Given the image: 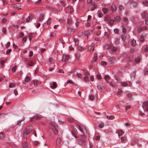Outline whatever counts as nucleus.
<instances>
[{
    "label": "nucleus",
    "mask_w": 148,
    "mask_h": 148,
    "mask_svg": "<svg viewBox=\"0 0 148 148\" xmlns=\"http://www.w3.org/2000/svg\"><path fill=\"white\" fill-rule=\"evenodd\" d=\"M51 129L54 134L56 135L58 134L59 129L58 126L55 123L51 124Z\"/></svg>",
    "instance_id": "f257e3e1"
},
{
    "label": "nucleus",
    "mask_w": 148,
    "mask_h": 148,
    "mask_svg": "<svg viewBox=\"0 0 148 148\" xmlns=\"http://www.w3.org/2000/svg\"><path fill=\"white\" fill-rule=\"evenodd\" d=\"M33 130L32 129L26 128L24 131L23 137L24 138H27V137L28 134Z\"/></svg>",
    "instance_id": "f03ea898"
},
{
    "label": "nucleus",
    "mask_w": 148,
    "mask_h": 148,
    "mask_svg": "<svg viewBox=\"0 0 148 148\" xmlns=\"http://www.w3.org/2000/svg\"><path fill=\"white\" fill-rule=\"evenodd\" d=\"M142 107L144 109H146V110L148 112V101H145L143 103Z\"/></svg>",
    "instance_id": "7ed1b4c3"
},
{
    "label": "nucleus",
    "mask_w": 148,
    "mask_h": 148,
    "mask_svg": "<svg viewBox=\"0 0 148 148\" xmlns=\"http://www.w3.org/2000/svg\"><path fill=\"white\" fill-rule=\"evenodd\" d=\"M69 59V56L67 54H64L62 61L63 62H66Z\"/></svg>",
    "instance_id": "20e7f679"
},
{
    "label": "nucleus",
    "mask_w": 148,
    "mask_h": 148,
    "mask_svg": "<svg viewBox=\"0 0 148 148\" xmlns=\"http://www.w3.org/2000/svg\"><path fill=\"white\" fill-rule=\"evenodd\" d=\"M77 127L79 129V130L82 132L83 134H84V131L86 133V127L85 126H82V127H81L79 126H78Z\"/></svg>",
    "instance_id": "39448f33"
},
{
    "label": "nucleus",
    "mask_w": 148,
    "mask_h": 148,
    "mask_svg": "<svg viewBox=\"0 0 148 148\" xmlns=\"http://www.w3.org/2000/svg\"><path fill=\"white\" fill-rule=\"evenodd\" d=\"M77 143L81 145H85L86 144V141L84 140L79 139L78 140Z\"/></svg>",
    "instance_id": "423d86ee"
},
{
    "label": "nucleus",
    "mask_w": 148,
    "mask_h": 148,
    "mask_svg": "<svg viewBox=\"0 0 148 148\" xmlns=\"http://www.w3.org/2000/svg\"><path fill=\"white\" fill-rule=\"evenodd\" d=\"M115 61V58L113 57H110L109 60V63L110 64H113Z\"/></svg>",
    "instance_id": "0eeeda50"
},
{
    "label": "nucleus",
    "mask_w": 148,
    "mask_h": 148,
    "mask_svg": "<svg viewBox=\"0 0 148 148\" xmlns=\"http://www.w3.org/2000/svg\"><path fill=\"white\" fill-rule=\"evenodd\" d=\"M94 44L92 43L88 47V50L91 52L94 50Z\"/></svg>",
    "instance_id": "6e6552de"
},
{
    "label": "nucleus",
    "mask_w": 148,
    "mask_h": 148,
    "mask_svg": "<svg viewBox=\"0 0 148 148\" xmlns=\"http://www.w3.org/2000/svg\"><path fill=\"white\" fill-rule=\"evenodd\" d=\"M50 86L52 88H56L57 87V85L56 82H53L50 84Z\"/></svg>",
    "instance_id": "1a4fd4ad"
},
{
    "label": "nucleus",
    "mask_w": 148,
    "mask_h": 148,
    "mask_svg": "<svg viewBox=\"0 0 148 148\" xmlns=\"http://www.w3.org/2000/svg\"><path fill=\"white\" fill-rule=\"evenodd\" d=\"M97 60V56L96 54H95L94 55V57L93 58L91 62L92 63H94Z\"/></svg>",
    "instance_id": "9d476101"
},
{
    "label": "nucleus",
    "mask_w": 148,
    "mask_h": 148,
    "mask_svg": "<svg viewBox=\"0 0 148 148\" xmlns=\"http://www.w3.org/2000/svg\"><path fill=\"white\" fill-rule=\"evenodd\" d=\"M116 133L118 134L119 136H121L124 134V132L122 130H119L116 132Z\"/></svg>",
    "instance_id": "9b49d317"
},
{
    "label": "nucleus",
    "mask_w": 148,
    "mask_h": 148,
    "mask_svg": "<svg viewBox=\"0 0 148 148\" xmlns=\"http://www.w3.org/2000/svg\"><path fill=\"white\" fill-rule=\"evenodd\" d=\"M110 10L112 12H115L116 11V8L114 5H112L111 6Z\"/></svg>",
    "instance_id": "f8f14e48"
},
{
    "label": "nucleus",
    "mask_w": 148,
    "mask_h": 148,
    "mask_svg": "<svg viewBox=\"0 0 148 148\" xmlns=\"http://www.w3.org/2000/svg\"><path fill=\"white\" fill-rule=\"evenodd\" d=\"M22 148H29L28 143L26 142L23 143L22 145Z\"/></svg>",
    "instance_id": "ddd939ff"
},
{
    "label": "nucleus",
    "mask_w": 148,
    "mask_h": 148,
    "mask_svg": "<svg viewBox=\"0 0 148 148\" xmlns=\"http://www.w3.org/2000/svg\"><path fill=\"white\" fill-rule=\"evenodd\" d=\"M61 140L60 138H58L56 140V145L57 146H59L60 144Z\"/></svg>",
    "instance_id": "4468645a"
},
{
    "label": "nucleus",
    "mask_w": 148,
    "mask_h": 148,
    "mask_svg": "<svg viewBox=\"0 0 148 148\" xmlns=\"http://www.w3.org/2000/svg\"><path fill=\"white\" fill-rule=\"evenodd\" d=\"M85 47H82L81 46H79L77 48V50L79 51H82L85 49Z\"/></svg>",
    "instance_id": "2eb2a0df"
},
{
    "label": "nucleus",
    "mask_w": 148,
    "mask_h": 148,
    "mask_svg": "<svg viewBox=\"0 0 148 148\" xmlns=\"http://www.w3.org/2000/svg\"><path fill=\"white\" fill-rule=\"evenodd\" d=\"M147 28V27L146 26H144L142 27L139 28L138 29V32L140 31L141 30H146Z\"/></svg>",
    "instance_id": "dca6fc26"
},
{
    "label": "nucleus",
    "mask_w": 148,
    "mask_h": 148,
    "mask_svg": "<svg viewBox=\"0 0 148 148\" xmlns=\"http://www.w3.org/2000/svg\"><path fill=\"white\" fill-rule=\"evenodd\" d=\"M115 21L116 22H119L121 20V18L120 16H116L114 18Z\"/></svg>",
    "instance_id": "f3484780"
},
{
    "label": "nucleus",
    "mask_w": 148,
    "mask_h": 148,
    "mask_svg": "<svg viewBox=\"0 0 148 148\" xmlns=\"http://www.w3.org/2000/svg\"><path fill=\"white\" fill-rule=\"evenodd\" d=\"M44 15L43 14H41L39 17V19L40 21H42L43 20Z\"/></svg>",
    "instance_id": "a211bd4d"
},
{
    "label": "nucleus",
    "mask_w": 148,
    "mask_h": 148,
    "mask_svg": "<svg viewBox=\"0 0 148 148\" xmlns=\"http://www.w3.org/2000/svg\"><path fill=\"white\" fill-rule=\"evenodd\" d=\"M50 63H53L54 62V60L51 57H50L48 59Z\"/></svg>",
    "instance_id": "6ab92c4d"
},
{
    "label": "nucleus",
    "mask_w": 148,
    "mask_h": 148,
    "mask_svg": "<svg viewBox=\"0 0 148 148\" xmlns=\"http://www.w3.org/2000/svg\"><path fill=\"white\" fill-rule=\"evenodd\" d=\"M140 61V58L139 57H137L135 58V61L137 63H139Z\"/></svg>",
    "instance_id": "aec40b11"
},
{
    "label": "nucleus",
    "mask_w": 148,
    "mask_h": 148,
    "mask_svg": "<svg viewBox=\"0 0 148 148\" xmlns=\"http://www.w3.org/2000/svg\"><path fill=\"white\" fill-rule=\"evenodd\" d=\"M110 78V77L109 75H106L104 77L105 79L107 81V82L109 83V82H108V80H109V79Z\"/></svg>",
    "instance_id": "412c9836"
},
{
    "label": "nucleus",
    "mask_w": 148,
    "mask_h": 148,
    "mask_svg": "<svg viewBox=\"0 0 148 148\" xmlns=\"http://www.w3.org/2000/svg\"><path fill=\"white\" fill-rule=\"evenodd\" d=\"M32 19V17L31 16H29L26 19V22H29Z\"/></svg>",
    "instance_id": "4be33fe9"
},
{
    "label": "nucleus",
    "mask_w": 148,
    "mask_h": 148,
    "mask_svg": "<svg viewBox=\"0 0 148 148\" xmlns=\"http://www.w3.org/2000/svg\"><path fill=\"white\" fill-rule=\"evenodd\" d=\"M75 76H77L78 77L82 78V74L80 73H77L76 75H75Z\"/></svg>",
    "instance_id": "5701e85b"
},
{
    "label": "nucleus",
    "mask_w": 148,
    "mask_h": 148,
    "mask_svg": "<svg viewBox=\"0 0 148 148\" xmlns=\"http://www.w3.org/2000/svg\"><path fill=\"white\" fill-rule=\"evenodd\" d=\"M121 38L122 40L123 41H125V40L126 38V36L125 34H123L122 35Z\"/></svg>",
    "instance_id": "b1692460"
},
{
    "label": "nucleus",
    "mask_w": 148,
    "mask_h": 148,
    "mask_svg": "<svg viewBox=\"0 0 148 148\" xmlns=\"http://www.w3.org/2000/svg\"><path fill=\"white\" fill-rule=\"evenodd\" d=\"M107 118L108 119L112 120L114 119V116H112V115L110 116H107Z\"/></svg>",
    "instance_id": "393cba45"
},
{
    "label": "nucleus",
    "mask_w": 148,
    "mask_h": 148,
    "mask_svg": "<svg viewBox=\"0 0 148 148\" xmlns=\"http://www.w3.org/2000/svg\"><path fill=\"white\" fill-rule=\"evenodd\" d=\"M5 136L3 133L2 132H0V139H2L4 138Z\"/></svg>",
    "instance_id": "a878e982"
},
{
    "label": "nucleus",
    "mask_w": 148,
    "mask_h": 148,
    "mask_svg": "<svg viewBox=\"0 0 148 148\" xmlns=\"http://www.w3.org/2000/svg\"><path fill=\"white\" fill-rule=\"evenodd\" d=\"M121 84L122 86L126 87L128 86V84L125 82H122Z\"/></svg>",
    "instance_id": "bb28decb"
},
{
    "label": "nucleus",
    "mask_w": 148,
    "mask_h": 148,
    "mask_svg": "<svg viewBox=\"0 0 148 148\" xmlns=\"http://www.w3.org/2000/svg\"><path fill=\"white\" fill-rule=\"evenodd\" d=\"M5 62V61L3 60H1L0 61V64L1 65V67H4L5 66V64L4 63Z\"/></svg>",
    "instance_id": "cd10ccee"
},
{
    "label": "nucleus",
    "mask_w": 148,
    "mask_h": 148,
    "mask_svg": "<svg viewBox=\"0 0 148 148\" xmlns=\"http://www.w3.org/2000/svg\"><path fill=\"white\" fill-rule=\"evenodd\" d=\"M92 4L93 5V6L91 8V10L92 11H93L96 8L97 5L93 3H92Z\"/></svg>",
    "instance_id": "c85d7f7f"
},
{
    "label": "nucleus",
    "mask_w": 148,
    "mask_h": 148,
    "mask_svg": "<svg viewBox=\"0 0 148 148\" xmlns=\"http://www.w3.org/2000/svg\"><path fill=\"white\" fill-rule=\"evenodd\" d=\"M131 77L132 78H134L135 75V72L134 71L132 73L131 75Z\"/></svg>",
    "instance_id": "c756f323"
},
{
    "label": "nucleus",
    "mask_w": 148,
    "mask_h": 148,
    "mask_svg": "<svg viewBox=\"0 0 148 148\" xmlns=\"http://www.w3.org/2000/svg\"><path fill=\"white\" fill-rule=\"evenodd\" d=\"M123 21L126 23H127L128 22V19L126 17H124L123 19Z\"/></svg>",
    "instance_id": "7c9ffc66"
},
{
    "label": "nucleus",
    "mask_w": 148,
    "mask_h": 148,
    "mask_svg": "<svg viewBox=\"0 0 148 148\" xmlns=\"http://www.w3.org/2000/svg\"><path fill=\"white\" fill-rule=\"evenodd\" d=\"M119 9L120 11H121L124 9V7L122 5H120L119 6Z\"/></svg>",
    "instance_id": "2f4dec72"
},
{
    "label": "nucleus",
    "mask_w": 148,
    "mask_h": 148,
    "mask_svg": "<svg viewBox=\"0 0 148 148\" xmlns=\"http://www.w3.org/2000/svg\"><path fill=\"white\" fill-rule=\"evenodd\" d=\"M123 90L119 89L118 91L116 92V94L118 95H119L123 93Z\"/></svg>",
    "instance_id": "473e14b6"
},
{
    "label": "nucleus",
    "mask_w": 148,
    "mask_h": 148,
    "mask_svg": "<svg viewBox=\"0 0 148 148\" xmlns=\"http://www.w3.org/2000/svg\"><path fill=\"white\" fill-rule=\"evenodd\" d=\"M16 85L14 83H11L10 84L9 87L10 88H12L14 87Z\"/></svg>",
    "instance_id": "72a5a7b5"
},
{
    "label": "nucleus",
    "mask_w": 148,
    "mask_h": 148,
    "mask_svg": "<svg viewBox=\"0 0 148 148\" xmlns=\"http://www.w3.org/2000/svg\"><path fill=\"white\" fill-rule=\"evenodd\" d=\"M127 97L128 99H129L130 100H131L132 97V95L131 94H128L127 95Z\"/></svg>",
    "instance_id": "f704fd0d"
},
{
    "label": "nucleus",
    "mask_w": 148,
    "mask_h": 148,
    "mask_svg": "<svg viewBox=\"0 0 148 148\" xmlns=\"http://www.w3.org/2000/svg\"><path fill=\"white\" fill-rule=\"evenodd\" d=\"M102 11L104 14H106L108 11V10L105 8H103L102 9Z\"/></svg>",
    "instance_id": "c9c22d12"
},
{
    "label": "nucleus",
    "mask_w": 148,
    "mask_h": 148,
    "mask_svg": "<svg viewBox=\"0 0 148 148\" xmlns=\"http://www.w3.org/2000/svg\"><path fill=\"white\" fill-rule=\"evenodd\" d=\"M111 48V45L110 44H107L105 47V49H110Z\"/></svg>",
    "instance_id": "e433bc0d"
},
{
    "label": "nucleus",
    "mask_w": 148,
    "mask_h": 148,
    "mask_svg": "<svg viewBox=\"0 0 148 148\" xmlns=\"http://www.w3.org/2000/svg\"><path fill=\"white\" fill-rule=\"evenodd\" d=\"M84 80L86 82H89V78L88 77H85L84 78Z\"/></svg>",
    "instance_id": "4c0bfd02"
},
{
    "label": "nucleus",
    "mask_w": 148,
    "mask_h": 148,
    "mask_svg": "<svg viewBox=\"0 0 148 148\" xmlns=\"http://www.w3.org/2000/svg\"><path fill=\"white\" fill-rule=\"evenodd\" d=\"M30 81V78L29 77H26L25 79V81L27 82H28Z\"/></svg>",
    "instance_id": "58836bf2"
},
{
    "label": "nucleus",
    "mask_w": 148,
    "mask_h": 148,
    "mask_svg": "<svg viewBox=\"0 0 148 148\" xmlns=\"http://www.w3.org/2000/svg\"><path fill=\"white\" fill-rule=\"evenodd\" d=\"M136 41L134 40H133L131 42V45L133 46H134L136 44Z\"/></svg>",
    "instance_id": "ea45409f"
},
{
    "label": "nucleus",
    "mask_w": 148,
    "mask_h": 148,
    "mask_svg": "<svg viewBox=\"0 0 148 148\" xmlns=\"http://www.w3.org/2000/svg\"><path fill=\"white\" fill-rule=\"evenodd\" d=\"M85 35L88 37V35L90 34V32L89 31H86L84 32Z\"/></svg>",
    "instance_id": "a19ab883"
},
{
    "label": "nucleus",
    "mask_w": 148,
    "mask_h": 148,
    "mask_svg": "<svg viewBox=\"0 0 148 148\" xmlns=\"http://www.w3.org/2000/svg\"><path fill=\"white\" fill-rule=\"evenodd\" d=\"M104 126V123H101L99 125V127L100 128H102Z\"/></svg>",
    "instance_id": "79ce46f5"
},
{
    "label": "nucleus",
    "mask_w": 148,
    "mask_h": 148,
    "mask_svg": "<svg viewBox=\"0 0 148 148\" xmlns=\"http://www.w3.org/2000/svg\"><path fill=\"white\" fill-rule=\"evenodd\" d=\"M143 5L145 6H148V2L147 1H144L143 2Z\"/></svg>",
    "instance_id": "37998d69"
},
{
    "label": "nucleus",
    "mask_w": 148,
    "mask_h": 148,
    "mask_svg": "<svg viewBox=\"0 0 148 148\" xmlns=\"http://www.w3.org/2000/svg\"><path fill=\"white\" fill-rule=\"evenodd\" d=\"M89 98L90 100L93 101L94 99V96L92 95H90Z\"/></svg>",
    "instance_id": "c03bdc74"
},
{
    "label": "nucleus",
    "mask_w": 148,
    "mask_h": 148,
    "mask_svg": "<svg viewBox=\"0 0 148 148\" xmlns=\"http://www.w3.org/2000/svg\"><path fill=\"white\" fill-rule=\"evenodd\" d=\"M35 117L36 120H38L41 118V116L40 115H36Z\"/></svg>",
    "instance_id": "a18cd8bd"
},
{
    "label": "nucleus",
    "mask_w": 148,
    "mask_h": 148,
    "mask_svg": "<svg viewBox=\"0 0 148 148\" xmlns=\"http://www.w3.org/2000/svg\"><path fill=\"white\" fill-rule=\"evenodd\" d=\"M110 19V18L108 16H107L105 18V20L106 21H109Z\"/></svg>",
    "instance_id": "49530a36"
},
{
    "label": "nucleus",
    "mask_w": 148,
    "mask_h": 148,
    "mask_svg": "<svg viewBox=\"0 0 148 148\" xmlns=\"http://www.w3.org/2000/svg\"><path fill=\"white\" fill-rule=\"evenodd\" d=\"M75 42L76 45L77 46L79 45V40L76 39H75Z\"/></svg>",
    "instance_id": "de8ad7c7"
},
{
    "label": "nucleus",
    "mask_w": 148,
    "mask_h": 148,
    "mask_svg": "<svg viewBox=\"0 0 148 148\" xmlns=\"http://www.w3.org/2000/svg\"><path fill=\"white\" fill-rule=\"evenodd\" d=\"M121 140L122 141L125 142L126 140V138L125 137H122L121 138Z\"/></svg>",
    "instance_id": "09e8293b"
},
{
    "label": "nucleus",
    "mask_w": 148,
    "mask_h": 148,
    "mask_svg": "<svg viewBox=\"0 0 148 148\" xmlns=\"http://www.w3.org/2000/svg\"><path fill=\"white\" fill-rule=\"evenodd\" d=\"M107 63L104 61H102L101 62V64L103 66H105L107 65Z\"/></svg>",
    "instance_id": "8fccbe9b"
},
{
    "label": "nucleus",
    "mask_w": 148,
    "mask_h": 148,
    "mask_svg": "<svg viewBox=\"0 0 148 148\" xmlns=\"http://www.w3.org/2000/svg\"><path fill=\"white\" fill-rule=\"evenodd\" d=\"M144 39L143 36H141L140 37V41L141 42H143L144 41Z\"/></svg>",
    "instance_id": "3c124183"
},
{
    "label": "nucleus",
    "mask_w": 148,
    "mask_h": 148,
    "mask_svg": "<svg viewBox=\"0 0 148 148\" xmlns=\"http://www.w3.org/2000/svg\"><path fill=\"white\" fill-rule=\"evenodd\" d=\"M27 38L26 37H25L23 38L22 39V42L23 43H24L26 42L27 41Z\"/></svg>",
    "instance_id": "603ef678"
},
{
    "label": "nucleus",
    "mask_w": 148,
    "mask_h": 148,
    "mask_svg": "<svg viewBox=\"0 0 148 148\" xmlns=\"http://www.w3.org/2000/svg\"><path fill=\"white\" fill-rule=\"evenodd\" d=\"M114 22V20H111V19H110V20L109 21V24L110 25H112L113 24Z\"/></svg>",
    "instance_id": "864d4df0"
},
{
    "label": "nucleus",
    "mask_w": 148,
    "mask_h": 148,
    "mask_svg": "<svg viewBox=\"0 0 148 148\" xmlns=\"http://www.w3.org/2000/svg\"><path fill=\"white\" fill-rule=\"evenodd\" d=\"M34 63L32 61H30V62L28 63V64L29 66H32L33 64Z\"/></svg>",
    "instance_id": "5fc2aeb1"
},
{
    "label": "nucleus",
    "mask_w": 148,
    "mask_h": 148,
    "mask_svg": "<svg viewBox=\"0 0 148 148\" xmlns=\"http://www.w3.org/2000/svg\"><path fill=\"white\" fill-rule=\"evenodd\" d=\"M80 56V54L79 53H77L76 54V57L78 59Z\"/></svg>",
    "instance_id": "6e6d98bb"
},
{
    "label": "nucleus",
    "mask_w": 148,
    "mask_h": 148,
    "mask_svg": "<svg viewBox=\"0 0 148 148\" xmlns=\"http://www.w3.org/2000/svg\"><path fill=\"white\" fill-rule=\"evenodd\" d=\"M132 4L134 7H137L138 5V3L137 2H133Z\"/></svg>",
    "instance_id": "4d7b16f0"
},
{
    "label": "nucleus",
    "mask_w": 148,
    "mask_h": 148,
    "mask_svg": "<svg viewBox=\"0 0 148 148\" xmlns=\"http://www.w3.org/2000/svg\"><path fill=\"white\" fill-rule=\"evenodd\" d=\"M117 49L116 47H114L111 49V51H116Z\"/></svg>",
    "instance_id": "13d9d810"
},
{
    "label": "nucleus",
    "mask_w": 148,
    "mask_h": 148,
    "mask_svg": "<svg viewBox=\"0 0 148 148\" xmlns=\"http://www.w3.org/2000/svg\"><path fill=\"white\" fill-rule=\"evenodd\" d=\"M108 83L110 84V85L112 87L114 86L115 84V83L113 82H109V83Z\"/></svg>",
    "instance_id": "bf43d9fd"
},
{
    "label": "nucleus",
    "mask_w": 148,
    "mask_h": 148,
    "mask_svg": "<svg viewBox=\"0 0 148 148\" xmlns=\"http://www.w3.org/2000/svg\"><path fill=\"white\" fill-rule=\"evenodd\" d=\"M131 107V106H126L125 107V110L127 111Z\"/></svg>",
    "instance_id": "052dcab7"
},
{
    "label": "nucleus",
    "mask_w": 148,
    "mask_h": 148,
    "mask_svg": "<svg viewBox=\"0 0 148 148\" xmlns=\"http://www.w3.org/2000/svg\"><path fill=\"white\" fill-rule=\"evenodd\" d=\"M33 55V52L32 51H30L29 52V57H31L32 55Z\"/></svg>",
    "instance_id": "680f3d73"
},
{
    "label": "nucleus",
    "mask_w": 148,
    "mask_h": 148,
    "mask_svg": "<svg viewBox=\"0 0 148 148\" xmlns=\"http://www.w3.org/2000/svg\"><path fill=\"white\" fill-rule=\"evenodd\" d=\"M16 66H15L12 68V71L13 72H14L16 71Z\"/></svg>",
    "instance_id": "e2e57ef3"
},
{
    "label": "nucleus",
    "mask_w": 148,
    "mask_h": 148,
    "mask_svg": "<svg viewBox=\"0 0 148 148\" xmlns=\"http://www.w3.org/2000/svg\"><path fill=\"white\" fill-rule=\"evenodd\" d=\"M19 36L22 38L24 36V34L22 32H20L19 33Z\"/></svg>",
    "instance_id": "0e129e2a"
},
{
    "label": "nucleus",
    "mask_w": 148,
    "mask_h": 148,
    "mask_svg": "<svg viewBox=\"0 0 148 148\" xmlns=\"http://www.w3.org/2000/svg\"><path fill=\"white\" fill-rule=\"evenodd\" d=\"M119 30L117 29H115L114 30V32L115 34H117L118 33Z\"/></svg>",
    "instance_id": "69168bd1"
},
{
    "label": "nucleus",
    "mask_w": 148,
    "mask_h": 148,
    "mask_svg": "<svg viewBox=\"0 0 148 148\" xmlns=\"http://www.w3.org/2000/svg\"><path fill=\"white\" fill-rule=\"evenodd\" d=\"M144 74H148V68H147L145 69V71L144 72Z\"/></svg>",
    "instance_id": "338daca9"
},
{
    "label": "nucleus",
    "mask_w": 148,
    "mask_h": 148,
    "mask_svg": "<svg viewBox=\"0 0 148 148\" xmlns=\"http://www.w3.org/2000/svg\"><path fill=\"white\" fill-rule=\"evenodd\" d=\"M144 74H148V68H147L145 69V71L144 72Z\"/></svg>",
    "instance_id": "774afa93"
}]
</instances>
